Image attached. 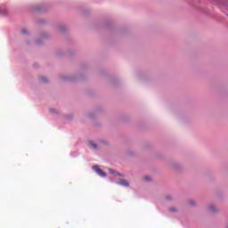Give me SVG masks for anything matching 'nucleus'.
Returning a JSON list of instances; mask_svg holds the SVG:
<instances>
[{
	"label": "nucleus",
	"instance_id": "20e7f679",
	"mask_svg": "<svg viewBox=\"0 0 228 228\" xmlns=\"http://www.w3.org/2000/svg\"><path fill=\"white\" fill-rule=\"evenodd\" d=\"M109 171L110 172V174H114V175H121L120 174H118L117 171L113 169H109Z\"/></svg>",
	"mask_w": 228,
	"mask_h": 228
},
{
	"label": "nucleus",
	"instance_id": "6e6552de",
	"mask_svg": "<svg viewBox=\"0 0 228 228\" xmlns=\"http://www.w3.org/2000/svg\"><path fill=\"white\" fill-rule=\"evenodd\" d=\"M144 181H151V178L149 176L144 177Z\"/></svg>",
	"mask_w": 228,
	"mask_h": 228
},
{
	"label": "nucleus",
	"instance_id": "9d476101",
	"mask_svg": "<svg viewBox=\"0 0 228 228\" xmlns=\"http://www.w3.org/2000/svg\"><path fill=\"white\" fill-rule=\"evenodd\" d=\"M171 211H175V209H171Z\"/></svg>",
	"mask_w": 228,
	"mask_h": 228
},
{
	"label": "nucleus",
	"instance_id": "39448f33",
	"mask_svg": "<svg viewBox=\"0 0 228 228\" xmlns=\"http://www.w3.org/2000/svg\"><path fill=\"white\" fill-rule=\"evenodd\" d=\"M42 83H47V78L45 77H41Z\"/></svg>",
	"mask_w": 228,
	"mask_h": 228
},
{
	"label": "nucleus",
	"instance_id": "f257e3e1",
	"mask_svg": "<svg viewBox=\"0 0 228 228\" xmlns=\"http://www.w3.org/2000/svg\"><path fill=\"white\" fill-rule=\"evenodd\" d=\"M93 170H94V172H96V174H98V175L101 177H106V173H104V171H102L99 166H93Z\"/></svg>",
	"mask_w": 228,
	"mask_h": 228
},
{
	"label": "nucleus",
	"instance_id": "423d86ee",
	"mask_svg": "<svg viewBox=\"0 0 228 228\" xmlns=\"http://www.w3.org/2000/svg\"><path fill=\"white\" fill-rule=\"evenodd\" d=\"M21 31H22L23 35L28 34V30L26 28H23Z\"/></svg>",
	"mask_w": 228,
	"mask_h": 228
},
{
	"label": "nucleus",
	"instance_id": "0eeeda50",
	"mask_svg": "<svg viewBox=\"0 0 228 228\" xmlns=\"http://www.w3.org/2000/svg\"><path fill=\"white\" fill-rule=\"evenodd\" d=\"M209 209H210V211H216V209L215 207H213V206H211V207L209 208Z\"/></svg>",
	"mask_w": 228,
	"mask_h": 228
},
{
	"label": "nucleus",
	"instance_id": "7ed1b4c3",
	"mask_svg": "<svg viewBox=\"0 0 228 228\" xmlns=\"http://www.w3.org/2000/svg\"><path fill=\"white\" fill-rule=\"evenodd\" d=\"M88 145L90 149H97V144L94 143V142H89Z\"/></svg>",
	"mask_w": 228,
	"mask_h": 228
},
{
	"label": "nucleus",
	"instance_id": "1a4fd4ad",
	"mask_svg": "<svg viewBox=\"0 0 228 228\" xmlns=\"http://www.w3.org/2000/svg\"><path fill=\"white\" fill-rule=\"evenodd\" d=\"M167 200H172V198H170V196H167Z\"/></svg>",
	"mask_w": 228,
	"mask_h": 228
},
{
	"label": "nucleus",
	"instance_id": "f03ea898",
	"mask_svg": "<svg viewBox=\"0 0 228 228\" xmlns=\"http://www.w3.org/2000/svg\"><path fill=\"white\" fill-rule=\"evenodd\" d=\"M118 184H120L121 186L129 187V182L126 180H121L118 183Z\"/></svg>",
	"mask_w": 228,
	"mask_h": 228
}]
</instances>
